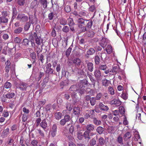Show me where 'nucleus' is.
Here are the masks:
<instances>
[{
  "mask_svg": "<svg viewBox=\"0 0 146 146\" xmlns=\"http://www.w3.org/2000/svg\"><path fill=\"white\" fill-rule=\"evenodd\" d=\"M95 52V50L93 48H91L89 49L87 52V54L88 55H93Z\"/></svg>",
  "mask_w": 146,
  "mask_h": 146,
  "instance_id": "28",
  "label": "nucleus"
},
{
  "mask_svg": "<svg viewBox=\"0 0 146 146\" xmlns=\"http://www.w3.org/2000/svg\"><path fill=\"white\" fill-rule=\"evenodd\" d=\"M28 114L24 113L23 114L22 120L23 121L25 122L27 120Z\"/></svg>",
  "mask_w": 146,
  "mask_h": 146,
  "instance_id": "61",
  "label": "nucleus"
},
{
  "mask_svg": "<svg viewBox=\"0 0 146 146\" xmlns=\"http://www.w3.org/2000/svg\"><path fill=\"white\" fill-rule=\"evenodd\" d=\"M87 75L92 82V84L93 86V87L95 88L96 83L97 80H95L94 78L91 75L88 74Z\"/></svg>",
  "mask_w": 146,
  "mask_h": 146,
  "instance_id": "14",
  "label": "nucleus"
},
{
  "mask_svg": "<svg viewBox=\"0 0 146 146\" xmlns=\"http://www.w3.org/2000/svg\"><path fill=\"white\" fill-rule=\"evenodd\" d=\"M23 28L21 27L17 28L14 31V33L15 34H19L23 31Z\"/></svg>",
  "mask_w": 146,
  "mask_h": 146,
  "instance_id": "39",
  "label": "nucleus"
},
{
  "mask_svg": "<svg viewBox=\"0 0 146 146\" xmlns=\"http://www.w3.org/2000/svg\"><path fill=\"white\" fill-rule=\"evenodd\" d=\"M103 94L102 93L100 92L99 93L96 94V96L95 98L97 100H100Z\"/></svg>",
  "mask_w": 146,
  "mask_h": 146,
  "instance_id": "49",
  "label": "nucleus"
},
{
  "mask_svg": "<svg viewBox=\"0 0 146 146\" xmlns=\"http://www.w3.org/2000/svg\"><path fill=\"white\" fill-rule=\"evenodd\" d=\"M1 17V23L5 24V25H7L8 23V19L4 17Z\"/></svg>",
  "mask_w": 146,
  "mask_h": 146,
  "instance_id": "42",
  "label": "nucleus"
},
{
  "mask_svg": "<svg viewBox=\"0 0 146 146\" xmlns=\"http://www.w3.org/2000/svg\"><path fill=\"white\" fill-rule=\"evenodd\" d=\"M96 6L94 5L91 6L88 9L89 12H94L96 10Z\"/></svg>",
  "mask_w": 146,
  "mask_h": 146,
  "instance_id": "52",
  "label": "nucleus"
},
{
  "mask_svg": "<svg viewBox=\"0 0 146 146\" xmlns=\"http://www.w3.org/2000/svg\"><path fill=\"white\" fill-rule=\"evenodd\" d=\"M93 123L96 125H99L101 124V121L100 120H98L97 118L94 117L93 118Z\"/></svg>",
  "mask_w": 146,
  "mask_h": 146,
  "instance_id": "35",
  "label": "nucleus"
},
{
  "mask_svg": "<svg viewBox=\"0 0 146 146\" xmlns=\"http://www.w3.org/2000/svg\"><path fill=\"white\" fill-rule=\"evenodd\" d=\"M140 116L141 113H138L137 114L136 118H138L139 119H140L141 121L144 123L146 120V114H145L144 116H142L141 119Z\"/></svg>",
  "mask_w": 146,
  "mask_h": 146,
  "instance_id": "17",
  "label": "nucleus"
},
{
  "mask_svg": "<svg viewBox=\"0 0 146 146\" xmlns=\"http://www.w3.org/2000/svg\"><path fill=\"white\" fill-rule=\"evenodd\" d=\"M30 41L29 39L26 38L24 39L22 41V44L26 46H28L29 45Z\"/></svg>",
  "mask_w": 146,
  "mask_h": 146,
  "instance_id": "26",
  "label": "nucleus"
},
{
  "mask_svg": "<svg viewBox=\"0 0 146 146\" xmlns=\"http://www.w3.org/2000/svg\"><path fill=\"white\" fill-rule=\"evenodd\" d=\"M62 114L61 112H56L54 114V117L56 119L59 120L61 118Z\"/></svg>",
  "mask_w": 146,
  "mask_h": 146,
  "instance_id": "31",
  "label": "nucleus"
},
{
  "mask_svg": "<svg viewBox=\"0 0 146 146\" xmlns=\"http://www.w3.org/2000/svg\"><path fill=\"white\" fill-rule=\"evenodd\" d=\"M77 22L80 25H82L84 24V20L82 18H80L78 19L77 20Z\"/></svg>",
  "mask_w": 146,
  "mask_h": 146,
  "instance_id": "59",
  "label": "nucleus"
},
{
  "mask_svg": "<svg viewBox=\"0 0 146 146\" xmlns=\"http://www.w3.org/2000/svg\"><path fill=\"white\" fill-rule=\"evenodd\" d=\"M6 97L8 99L13 98L15 96V94L14 92H9L5 95Z\"/></svg>",
  "mask_w": 146,
  "mask_h": 146,
  "instance_id": "21",
  "label": "nucleus"
},
{
  "mask_svg": "<svg viewBox=\"0 0 146 146\" xmlns=\"http://www.w3.org/2000/svg\"><path fill=\"white\" fill-rule=\"evenodd\" d=\"M57 127L56 125L54 124L52 126L51 130V135L52 137H55L57 134Z\"/></svg>",
  "mask_w": 146,
  "mask_h": 146,
  "instance_id": "6",
  "label": "nucleus"
},
{
  "mask_svg": "<svg viewBox=\"0 0 146 146\" xmlns=\"http://www.w3.org/2000/svg\"><path fill=\"white\" fill-rule=\"evenodd\" d=\"M38 4L37 3L36 1L35 0L32 2L31 4V9H34V11L35 12L34 15H35L36 12V8L37 7Z\"/></svg>",
  "mask_w": 146,
  "mask_h": 146,
  "instance_id": "9",
  "label": "nucleus"
},
{
  "mask_svg": "<svg viewBox=\"0 0 146 146\" xmlns=\"http://www.w3.org/2000/svg\"><path fill=\"white\" fill-rule=\"evenodd\" d=\"M88 93L90 95L93 96L95 94V90L92 89H90L88 92Z\"/></svg>",
  "mask_w": 146,
  "mask_h": 146,
  "instance_id": "64",
  "label": "nucleus"
},
{
  "mask_svg": "<svg viewBox=\"0 0 146 146\" xmlns=\"http://www.w3.org/2000/svg\"><path fill=\"white\" fill-rule=\"evenodd\" d=\"M86 129L87 130V131L90 133L91 131L94 130V126L92 124H88L86 126Z\"/></svg>",
  "mask_w": 146,
  "mask_h": 146,
  "instance_id": "10",
  "label": "nucleus"
},
{
  "mask_svg": "<svg viewBox=\"0 0 146 146\" xmlns=\"http://www.w3.org/2000/svg\"><path fill=\"white\" fill-rule=\"evenodd\" d=\"M63 119L66 122H68L70 121L71 117L70 115H68L66 114L64 116Z\"/></svg>",
  "mask_w": 146,
  "mask_h": 146,
  "instance_id": "47",
  "label": "nucleus"
},
{
  "mask_svg": "<svg viewBox=\"0 0 146 146\" xmlns=\"http://www.w3.org/2000/svg\"><path fill=\"white\" fill-rule=\"evenodd\" d=\"M11 84L8 82H7L5 83L4 87L6 89L10 88L11 86Z\"/></svg>",
  "mask_w": 146,
  "mask_h": 146,
  "instance_id": "57",
  "label": "nucleus"
},
{
  "mask_svg": "<svg viewBox=\"0 0 146 146\" xmlns=\"http://www.w3.org/2000/svg\"><path fill=\"white\" fill-rule=\"evenodd\" d=\"M64 9L65 11L67 13H69L71 11L70 7L68 5L65 6Z\"/></svg>",
  "mask_w": 146,
  "mask_h": 146,
  "instance_id": "63",
  "label": "nucleus"
},
{
  "mask_svg": "<svg viewBox=\"0 0 146 146\" xmlns=\"http://www.w3.org/2000/svg\"><path fill=\"white\" fill-rule=\"evenodd\" d=\"M86 21H88L86 26V28L88 29L91 28L92 25V21L90 20H86Z\"/></svg>",
  "mask_w": 146,
  "mask_h": 146,
  "instance_id": "44",
  "label": "nucleus"
},
{
  "mask_svg": "<svg viewBox=\"0 0 146 146\" xmlns=\"http://www.w3.org/2000/svg\"><path fill=\"white\" fill-rule=\"evenodd\" d=\"M78 27L79 29L80 30V32H84L87 30V28L86 27L83 26L82 25H78Z\"/></svg>",
  "mask_w": 146,
  "mask_h": 146,
  "instance_id": "23",
  "label": "nucleus"
},
{
  "mask_svg": "<svg viewBox=\"0 0 146 146\" xmlns=\"http://www.w3.org/2000/svg\"><path fill=\"white\" fill-rule=\"evenodd\" d=\"M17 14V12L16 8L15 7L13 8V16L12 19H13L15 18Z\"/></svg>",
  "mask_w": 146,
  "mask_h": 146,
  "instance_id": "45",
  "label": "nucleus"
},
{
  "mask_svg": "<svg viewBox=\"0 0 146 146\" xmlns=\"http://www.w3.org/2000/svg\"><path fill=\"white\" fill-rule=\"evenodd\" d=\"M107 52L108 54L111 53L112 51V49L111 45H108L106 48Z\"/></svg>",
  "mask_w": 146,
  "mask_h": 146,
  "instance_id": "37",
  "label": "nucleus"
},
{
  "mask_svg": "<svg viewBox=\"0 0 146 146\" xmlns=\"http://www.w3.org/2000/svg\"><path fill=\"white\" fill-rule=\"evenodd\" d=\"M90 133L88 131H85L84 133L83 137L85 139H88V140L90 139L89 135Z\"/></svg>",
  "mask_w": 146,
  "mask_h": 146,
  "instance_id": "40",
  "label": "nucleus"
},
{
  "mask_svg": "<svg viewBox=\"0 0 146 146\" xmlns=\"http://www.w3.org/2000/svg\"><path fill=\"white\" fill-rule=\"evenodd\" d=\"M99 68L100 70H105L107 68L106 64H100L99 65Z\"/></svg>",
  "mask_w": 146,
  "mask_h": 146,
  "instance_id": "48",
  "label": "nucleus"
},
{
  "mask_svg": "<svg viewBox=\"0 0 146 146\" xmlns=\"http://www.w3.org/2000/svg\"><path fill=\"white\" fill-rule=\"evenodd\" d=\"M17 19L18 20L22 22H24L27 21L28 19V18L27 16L25 15V14H19L17 17Z\"/></svg>",
  "mask_w": 146,
  "mask_h": 146,
  "instance_id": "3",
  "label": "nucleus"
},
{
  "mask_svg": "<svg viewBox=\"0 0 146 146\" xmlns=\"http://www.w3.org/2000/svg\"><path fill=\"white\" fill-rule=\"evenodd\" d=\"M78 90V87H77L76 85H73L70 87L69 90L71 91L75 92Z\"/></svg>",
  "mask_w": 146,
  "mask_h": 146,
  "instance_id": "43",
  "label": "nucleus"
},
{
  "mask_svg": "<svg viewBox=\"0 0 146 146\" xmlns=\"http://www.w3.org/2000/svg\"><path fill=\"white\" fill-rule=\"evenodd\" d=\"M95 64L96 65H98L100 63V59L99 57L98 56H96L94 58Z\"/></svg>",
  "mask_w": 146,
  "mask_h": 146,
  "instance_id": "32",
  "label": "nucleus"
},
{
  "mask_svg": "<svg viewBox=\"0 0 146 146\" xmlns=\"http://www.w3.org/2000/svg\"><path fill=\"white\" fill-rule=\"evenodd\" d=\"M87 82L86 80H83L80 81L78 83V87L79 91V93L81 95L84 93L85 88L87 85Z\"/></svg>",
  "mask_w": 146,
  "mask_h": 146,
  "instance_id": "1",
  "label": "nucleus"
},
{
  "mask_svg": "<svg viewBox=\"0 0 146 146\" xmlns=\"http://www.w3.org/2000/svg\"><path fill=\"white\" fill-rule=\"evenodd\" d=\"M73 106L71 103H67L66 104V107L67 110L68 111H71L73 108Z\"/></svg>",
  "mask_w": 146,
  "mask_h": 146,
  "instance_id": "25",
  "label": "nucleus"
},
{
  "mask_svg": "<svg viewBox=\"0 0 146 146\" xmlns=\"http://www.w3.org/2000/svg\"><path fill=\"white\" fill-rule=\"evenodd\" d=\"M94 74L96 79L98 82L99 81L101 80V77L102 74L100 70L98 69H96L94 71Z\"/></svg>",
  "mask_w": 146,
  "mask_h": 146,
  "instance_id": "4",
  "label": "nucleus"
},
{
  "mask_svg": "<svg viewBox=\"0 0 146 146\" xmlns=\"http://www.w3.org/2000/svg\"><path fill=\"white\" fill-rule=\"evenodd\" d=\"M131 137V134L130 132H126L124 135L123 136L125 141H127L128 139L130 138Z\"/></svg>",
  "mask_w": 146,
  "mask_h": 146,
  "instance_id": "20",
  "label": "nucleus"
},
{
  "mask_svg": "<svg viewBox=\"0 0 146 146\" xmlns=\"http://www.w3.org/2000/svg\"><path fill=\"white\" fill-rule=\"evenodd\" d=\"M19 88L22 90H26L27 87V84L23 82H20L19 84Z\"/></svg>",
  "mask_w": 146,
  "mask_h": 146,
  "instance_id": "16",
  "label": "nucleus"
},
{
  "mask_svg": "<svg viewBox=\"0 0 146 146\" xmlns=\"http://www.w3.org/2000/svg\"><path fill=\"white\" fill-rule=\"evenodd\" d=\"M31 25V23L29 22H27L24 25V29L25 31H28Z\"/></svg>",
  "mask_w": 146,
  "mask_h": 146,
  "instance_id": "41",
  "label": "nucleus"
},
{
  "mask_svg": "<svg viewBox=\"0 0 146 146\" xmlns=\"http://www.w3.org/2000/svg\"><path fill=\"white\" fill-rule=\"evenodd\" d=\"M86 34L88 37L92 38L94 36L95 33L93 31H91L86 32Z\"/></svg>",
  "mask_w": 146,
  "mask_h": 146,
  "instance_id": "24",
  "label": "nucleus"
},
{
  "mask_svg": "<svg viewBox=\"0 0 146 146\" xmlns=\"http://www.w3.org/2000/svg\"><path fill=\"white\" fill-rule=\"evenodd\" d=\"M25 0H17V3L20 6H23L25 3Z\"/></svg>",
  "mask_w": 146,
  "mask_h": 146,
  "instance_id": "56",
  "label": "nucleus"
},
{
  "mask_svg": "<svg viewBox=\"0 0 146 146\" xmlns=\"http://www.w3.org/2000/svg\"><path fill=\"white\" fill-rule=\"evenodd\" d=\"M60 24L63 25H65L67 24V21L66 20L63 18H61L59 20Z\"/></svg>",
  "mask_w": 146,
  "mask_h": 146,
  "instance_id": "34",
  "label": "nucleus"
},
{
  "mask_svg": "<svg viewBox=\"0 0 146 146\" xmlns=\"http://www.w3.org/2000/svg\"><path fill=\"white\" fill-rule=\"evenodd\" d=\"M34 39L35 40V43L38 45H41V47L42 48L43 46V40L41 36H38V33L34 32L33 33Z\"/></svg>",
  "mask_w": 146,
  "mask_h": 146,
  "instance_id": "2",
  "label": "nucleus"
},
{
  "mask_svg": "<svg viewBox=\"0 0 146 146\" xmlns=\"http://www.w3.org/2000/svg\"><path fill=\"white\" fill-rule=\"evenodd\" d=\"M118 111L119 113V112L121 115L124 114L125 113V109L123 106L119 107Z\"/></svg>",
  "mask_w": 146,
  "mask_h": 146,
  "instance_id": "55",
  "label": "nucleus"
},
{
  "mask_svg": "<svg viewBox=\"0 0 146 146\" xmlns=\"http://www.w3.org/2000/svg\"><path fill=\"white\" fill-rule=\"evenodd\" d=\"M102 85L107 87L108 86L110 81L106 79H104L102 80Z\"/></svg>",
  "mask_w": 146,
  "mask_h": 146,
  "instance_id": "29",
  "label": "nucleus"
},
{
  "mask_svg": "<svg viewBox=\"0 0 146 146\" xmlns=\"http://www.w3.org/2000/svg\"><path fill=\"white\" fill-rule=\"evenodd\" d=\"M59 27H61V26L60 25L57 26L56 24H55V26L54 27V29H53L52 31V36L55 37L56 36V32L54 29H57L59 28Z\"/></svg>",
  "mask_w": 146,
  "mask_h": 146,
  "instance_id": "27",
  "label": "nucleus"
},
{
  "mask_svg": "<svg viewBox=\"0 0 146 146\" xmlns=\"http://www.w3.org/2000/svg\"><path fill=\"white\" fill-rule=\"evenodd\" d=\"M117 141L121 145L123 144V138L120 135H119L117 138Z\"/></svg>",
  "mask_w": 146,
  "mask_h": 146,
  "instance_id": "50",
  "label": "nucleus"
},
{
  "mask_svg": "<svg viewBox=\"0 0 146 146\" xmlns=\"http://www.w3.org/2000/svg\"><path fill=\"white\" fill-rule=\"evenodd\" d=\"M62 31L64 33H67L70 31L69 27L67 26H64L62 28Z\"/></svg>",
  "mask_w": 146,
  "mask_h": 146,
  "instance_id": "53",
  "label": "nucleus"
},
{
  "mask_svg": "<svg viewBox=\"0 0 146 146\" xmlns=\"http://www.w3.org/2000/svg\"><path fill=\"white\" fill-rule=\"evenodd\" d=\"M9 14V12L7 11H4L1 13V15L3 16L2 17H6Z\"/></svg>",
  "mask_w": 146,
  "mask_h": 146,
  "instance_id": "62",
  "label": "nucleus"
},
{
  "mask_svg": "<svg viewBox=\"0 0 146 146\" xmlns=\"http://www.w3.org/2000/svg\"><path fill=\"white\" fill-rule=\"evenodd\" d=\"M98 136L97 135L96 137H94L90 140L89 143L90 146H94L96 143V140L98 139Z\"/></svg>",
  "mask_w": 146,
  "mask_h": 146,
  "instance_id": "13",
  "label": "nucleus"
},
{
  "mask_svg": "<svg viewBox=\"0 0 146 146\" xmlns=\"http://www.w3.org/2000/svg\"><path fill=\"white\" fill-rule=\"evenodd\" d=\"M35 131L36 133H38L41 136L44 137V134L43 132L40 129H37L35 130Z\"/></svg>",
  "mask_w": 146,
  "mask_h": 146,
  "instance_id": "46",
  "label": "nucleus"
},
{
  "mask_svg": "<svg viewBox=\"0 0 146 146\" xmlns=\"http://www.w3.org/2000/svg\"><path fill=\"white\" fill-rule=\"evenodd\" d=\"M98 106L99 108L102 111H107L109 110V108L108 106L104 105L102 102H100Z\"/></svg>",
  "mask_w": 146,
  "mask_h": 146,
  "instance_id": "8",
  "label": "nucleus"
},
{
  "mask_svg": "<svg viewBox=\"0 0 146 146\" xmlns=\"http://www.w3.org/2000/svg\"><path fill=\"white\" fill-rule=\"evenodd\" d=\"M96 100L95 97H92L90 100V102L91 105L93 106L95 105L96 103Z\"/></svg>",
  "mask_w": 146,
  "mask_h": 146,
  "instance_id": "51",
  "label": "nucleus"
},
{
  "mask_svg": "<svg viewBox=\"0 0 146 146\" xmlns=\"http://www.w3.org/2000/svg\"><path fill=\"white\" fill-rule=\"evenodd\" d=\"M73 62L75 64V65L79 66L81 64V61L79 58H76L74 60Z\"/></svg>",
  "mask_w": 146,
  "mask_h": 146,
  "instance_id": "22",
  "label": "nucleus"
},
{
  "mask_svg": "<svg viewBox=\"0 0 146 146\" xmlns=\"http://www.w3.org/2000/svg\"><path fill=\"white\" fill-rule=\"evenodd\" d=\"M110 104H115L116 106H118L120 105L121 104V102L118 100L114 99L110 102Z\"/></svg>",
  "mask_w": 146,
  "mask_h": 146,
  "instance_id": "11",
  "label": "nucleus"
},
{
  "mask_svg": "<svg viewBox=\"0 0 146 146\" xmlns=\"http://www.w3.org/2000/svg\"><path fill=\"white\" fill-rule=\"evenodd\" d=\"M108 42L109 40L108 38L103 37L100 40V44L102 47L104 48L106 47Z\"/></svg>",
  "mask_w": 146,
  "mask_h": 146,
  "instance_id": "7",
  "label": "nucleus"
},
{
  "mask_svg": "<svg viewBox=\"0 0 146 146\" xmlns=\"http://www.w3.org/2000/svg\"><path fill=\"white\" fill-rule=\"evenodd\" d=\"M40 126L44 129V131H46L45 129L47 127L48 124L45 119L42 120V121L40 124Z\"/></svg>",
  "mask_w": 146,
  "mask_h": 146,
  "instance_id": "12",
  "label": "nucleus"
},
{
  "mask_svg": "<svg viewBox=\"0 0 146 146\" xmlns=\"http://www.w3.org/2000/svg\"><path fill=\"white\" fill-rule=\"evenodd\" d=\"M40 4L44 9H46L47 7V0H40Z\"/></svg>",
  "mask_w": 146,
  "mask_h": 146,
  "instance_id": "30",
  "label": "nucleus"
},
{
  "mask_svg": "<svg viewBox=\"0 0 146 146\" xmlns=\"http://www.w3.org/2000/svg\"><path fill=\"white\" fill-rule=\"evenodd\" d=\"M72 47V44L66 50V55L67 57H68L70 53Z\"/></svg>",
  "mask_w": 146,
  "mask_h": 146,
  "instance_id": "33",
  "label": "nucleus"
},
{
  "mask_svg": "<svg viewBox=\"0 0 146 146\" xmlns=\"http://www.w3.org/2000/svg\"><path fill=\"white\" fill-rule=\"evenodd\" d=\"M54 16V13L52 12L48 15V18L49 20H51L53 19Z\"/></svg>",
  "mask_w": 146,
  "mask_h": 146,
  "instance_id": "58",
  "label": "nucleus"
},
{
  "mask_svg": "<svg viewBox=\"0 0 146 146\" xmlns=\"http://www.w3.org/2000/svg\"><path fill=\"white\" fill-rule=\"evenodd\" d=\"M76 69H77L76 73L77 74H78L79 76L84 75V71L78 68Z\"/></svg>",
  "mask_w": 146,
  "mask_h": 146,
  "instance_id": "54",
  "label": "nucleus"
},
{
  "mask_svg": "<svg viewBox=\"0 0 146 146\" xmlns=\"http://www.w3.org/2000/svg\"><path fill=\"white\" fill-rule=\"evenodd\" d=\"M105 141L103 138L100 137L98 139V144L101 146H103L105 144Z\"/></svg>",
  "mask_w": 146,
  "mask_h": 146,
  "instance_id": "18",
  "label": "nucleus"
},
{
  "mask_svg": "<svg viewBox=\"0 0 146 146\" xmlns=\"http://www.w3.org/2000/svg\"><path fill=\"white\" fill-rule=\"evenodd\" d=\"M108 91L109 93L111 95H113L115 93L113 88L111 87H109L108 88Z\"/></svg>",
  "mask_w": 146,
  "mask_h": 146,
  "instance_id": "60",
  "label": "nucleus"
},
{
  "mask_svg": "<svg viewBox=\"0 0 146 146\" xmlns=\"http://www.w3.org/2000/svg\"><path fill=\"white\" fill-rule=\"evenodd\" d=\"M104 131V128L101 126L98 127L96 129V131L99 134H102Z\"/></svg>",
  "mask_w": 146,
  "mask_h": 146,
  "instance_id": "38",
  "label": "nucleus"
},
{
  "mask_svg": "<svg viewBox=\"0 0 146 146\" xmlns=\"http://www.w3.org/2000/svg\"><path fill=\"white\" fill-rule=\"evenodd\" d=\"M68 25L70 27V29L73 33L75 32V29L73 27L75 25V23L74 22L73 19L69 18L68 19Z\"/></svg>",
  "mask_w": 146,
  "mask_h": 146,
  "instance_id": "5",
  "label": "nucleus"
},
{
  "mask_svg": "<svg viewBox=\"0 0 146 146\" xmlns=\"http://www.w3.org/2000/svg\"><path fill=\"white\" fill-rule=\"evenodd\" d=\"M87 67L88 71L91 72L94 70V66L93 64L91 62L87 63Z\"/></svg>",
  "mask_w": 146,
  "mask_h": 146,
  "instance_id": "15",
  "label": "nucleus"
},
{
  "mask_svg": "<svg viewBox=\"0 0 146 146\" xmlns=\"http://www.w3.org/2000/svg\"><path fill=\"white\" fill-rule=\"evenodd\" d=\"M46 69V73L48 74L49 75L55 74V73L54 72V70L52 68H50Z\"/></svg>",
  "mask_w": 146,
  "mask_h": 146,
  "instance_id": "36",
  "label": "nucleus"
},
{
  "mask_svg": "<svg viewBox=\"0 0 146 146\" xmlns=\"http://www.w3.org/2000/svg\"><path fill=\"white\" fill-rule=\"evenodd\" d=\"M73 111L75 115H78L80 114V110L79 107H75L73 109Z\"/></svg>",
  "mask_w": 146,
  "mask_h": 146,
  "instance_id": "19",
  "label": "nucleus"
}]
</instances>
